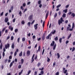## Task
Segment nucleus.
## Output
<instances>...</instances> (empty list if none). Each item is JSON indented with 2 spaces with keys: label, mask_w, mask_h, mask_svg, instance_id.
<instances>
[{
  "label": "nucleus",
  "mask_w": 75,
  "mask_h": 75,
  "mask_svg": "<svg viewBox=\"0 0 75 75\" xmlns=\"http://www.w3.org/2000/svg\"><path fill=\"white\" fill-rule=\"evenodd\" d=\"M55 33H56V31H55V30H54L53 32V31L52 32V34H55Z\"/></svg>",
  "instance_id": "25"
},
{
  "label": "nucleus",
  "mask_w": 75,
  "mask_h": 75,
  "mask_svg": "<svg viewBox=\"0 0 75 75\" xmlns=\"http://www.w3.org/2000/svg\"><path fill=\"white\" fill-rule=\"evenodd\" d=\"M54 40L56 41H57L58 40V37L57 36L55 38Z\"/></svg>",
  "instance_id": "30"
},
{
  "label": "nucleus",
  "mask_w": 75,
  "mask_h": 75,
  "mask_svg": "<svg viewBox=\"0 0 75 75\" xmlns=\"http://www.w3.org/2000/svg\"><path fill=\"white\" fill-rule=\"evenodd\" d=\"M21 68V65L20 64L18 66V68L19 69H20Z\"/></svg>",
  "instance_id": "35"
},
{
  "label": "nucleus",
  "mask_w": 75,
  "mask_h": 75,
  "mask_svg": "<svg viewBox=\"0 0 75 75\" xmlns=\"http://www.w3.org/2000/svg\"><path fill=\"white\" fill-rule=\"evenodd\" d=\"M30 73H31V70H29L28 72V75H29L30 74Z\"/></svg>",
  "instance_id": "61"
},
{
  "label": "nucleus",
  "mask_w": 75,
  "mask_h": 75,
  "mask_svg": "<svg viewBox=\"0 0 75 75\" xmlns=\"http://www.w3.org/2000/svg\"><path fill=\"white\" fill-rule=\"evenodd\" d=\"M13 39H14V37L13 36H11V40H13Z\"/></svg>",
  "instance_id": "42"
},
{
  "label": "nucleus",
  "mask_w": 75,
  "mask_h": 75,
  "mask_svg": "<svg viewBox=\"0 0 75 75\" xmlns=\"http://www.w3.org/2000/svg\"><path fill=\"white\" fill-rule=\"evenodd\" d=\"M48 14H49V11H47L46 13V16L48 17Z\"/></svg>",
  "instance_id": "24"
},
{
  "label": "nucleus",
  "mask_w": 75,
  "mask_h": 75,
  "mask_svg": "<svg viewBox=\"0 0 75 75\" xmlns=\"http://www.w3.org/2000/svg\"><path fill=\"white\" fill-rule=\"evenodd\" d=\"M27 55L28 56H29L30 55V50H28L27 52Z\"/></svg>",
  "instance_id": "9"
},
{
  "label": "nucleus",
  "mask_w": 75,
  "mask_h": 75,
  "mask_svg": "<svg viewBox=\"0 0 75 75\" xmlns=\"http://www.w3.org/2000/svg\"><path fill=\"white\" fill-rule=\"evenodd\" d=\"M61 5L59 4V5H58V6H56V7H57V8H59V7H61Z\"/></svg>",
  "instance_id": "27"
},
{
  "label": "nucleus",
  "mask_w": 75,
  "mask_h": 75,
  "mask_svg": "<svg viewBox=\"0 0 75 75\" xmlns=\"http://www.w3.org/2000/svg\"><path fill=\"white\" fill-rule=\"evenodd\" d=\"M74 27H75V24H74V23H73V24H72V28H74Z\"/></svg>",
  "instance_id": "21"
},
{
  "label": "nucleus",
  "mask_w": 75,
  "mask_h": 75,
  "mask_svg": "<svg viewBox=\"0 0 75 75\" xmlns=\"http://www.w3.org/2000/svg\"><path fill=\"white\" fill-rule=\"evenodd\" d=\"M5 23H7V22L8 21V18H5Z\"/></svg>",
  "instance_id": "10"
},
{
  "label": "nucleus",
  "mask_w": 75,
  "mask_h": 75,
  "mask_svg": "<svg viewBox=\"0 0 75 75\" xmlns=\"http://www.w3.org/2000/svg\"><path fill=\"white\" fill-rule=\"evenodd\" d=\"M62 21H61V20H59L58 21V24L59 25H60V24H62Z\"/></svg>",
  "instance_id": "11"
},
{
  "label": "nucleus",
  "mask_w": 75,
  "mask_h": 75,
  "mask_svg": "<svg viewBox=\"0 0 75 75\" xmlns=\"http://www.w3.org/2000/svg\"><path fill=\"white\" fill-rule=\"evenodd\" d=\"M17 52H15L14 54V56H15V57H16V55H17Z\"/></svg>",
  "instance_id": "55"
},
{
  "label": "nucleus",
  "mask_w": 75,
  "mask_h": 75,
  "mask_svg": "<svg viewBox=\"0 0 75 75\" xmlns=\"http://www.w3.org/2000/svg\"><path fill=\"white\" fill-rule=\"evenodd\" d=\"M71 16H72V17H74L75 16V13H72L71 14Z\"/></svg>",
  "instance_id": "20"
},
{
  "label": "nucleus",
  "mask_w": 75,
  "mask_h": 75,
  "mask_svg": "<svg viewBox=\"0 0 75 75\" xmlns=\"http://www.w3.org/2000/svg\"><path fill=\"white\" fill-rule=\"evenodd\" d=\"M58 14H59V16H60V15L61 14V11H59L58 13Z\"/></svg>",
  "instance_id": "63"
},
{
  "label": "nucleus",
  "mask_w": 75,
  "mask_h": 75,
  "mask_svg": "<svg viewBox=\"0 0 75 75\" xmlns=\"http://www.w3.org/2000/svg\"><path fill=\"white\" fill-rule=\"evenodd\" d=\"M48 36L49 37H51V36H52V34L51 33L50 34H49L48 35Z\"/></svg>",
  "instance_id": "50"
},
{
  "label": "nucleus",
  "mask_w": 75,
  "mask_h": 75,
  "mask_svg": "<svg viewBox=\"0 0 75 75\" xmlns=\"http://www.w3.org/2000/svg\"><path fill=\"white\" fill-rule=\"evenodd\" d=\"M13 63H11L10 65V67H11L13 66Z\"/></svg>",
  "instance_id": "39"
},
{
  "label": "nucleus",
  "mask_w": 75,
  "mask_h": 75,
  "mask_svg": "<svg viewBox=\"0 0 75 75\" xmlns=\"http://www.w3.org/2000/svg\"><path fill=\"white\" fill-rule=\"evenodd\" d=\"M33 17V15H31L28 18V20H29L31 21V20H32V17Z\"/></svg>",
  "instance_id": "6"
},
{
  "label": "nucleus",
  "mask_w": 75,
  "mask_h": 75,
  "mask_svg": "<svg viewBox=\"0 0 75 75\" xmlns=\"http://www.w3.org/2000/svg\"><path fill=\"white\" fill-rule=\"evenodd\" d=\"M63 18H65L66 17V14L64 13L62 16Z\"/></svg>",
  "instance_id": "17"
},
{
  "label": "nucleus",
  "mask_w": 75,
  "mask_h": 75,
  "mask_svg": "<svg viewBox=\"0 0 75 75\" xmlns=\"http://www.w3.org/2000/svg\"><path fill=\"white\" fill-rule=\"evenodd\" d=\"M23 70H22L21 71V72H20L19 73V75H20L21 74H22V73L23 72Z\"/></svg>",
  "instance_id": "31"
},
{
  "label": "nucleus",
  "mask_w": 75,
  "mask_h": 75,
  "mask_svg": "<svg viewBox=\"0 0 75 75\" xmlns=\"http://www.w3.org/2000/svg\"><path fill=\"white\" fill-rule=\"evenodd\" d=\"M38 4H40L41 3V1L40 0L38 1Z\"/></svg>",
  "instance_id": "40"
},
{
  "label": "nucleus",
  "mask_w": 75,
  "mask_h": 75,
  "mask_svg": "<svg viewBox=\"0 0 75 75\" xmlns=\"http://www.w3.org/2000/svg\"><path fill=\"white\" fill-rule=\"evenodd\" d=\"M32 38L34 40V39H35V35L33 36Z\"/></svg>",
  "instance_id": "59"
},
{
  "label": "nucleus",
  "mask_w": 75,
  "mask_h": 75,
  "mask_svg": "<svg viewBox=\"0 0 75 75\" xmlns=\"http://www.w3.org/2000/svg\"><path fill=\"white\" fill-rule=\"evenodd\" d=\"M59 72H57L56 73L55 75H59Z\"/></svg>",
  "instance_id": "52"
},
{
  "label": "nucleus",
  "mask_w": 75,
  "mask_h": 75,
  "mask_svg": "<svg viewBox=\"0 0 75 75\" xmlns=\"http://www.w3.org/2000/svg\"><path fill=\"white\" fill-rule=\"evenodd\" d=\"M11 48H13V49H14V45L13 43L12 44V45L11 46Z\"/></svg>",
  "instance_id": "18"
},
{
  "label": "nucleus",
  "mask_w": 75,
  "mask_h": 75,
  "mask_svg": "<svg viewBox=\"0 0 75 75\" xmlns=\"http://www.w3.org/2000/svg\"><path fill=\"white\" fill-rule=\"evenodd\" d=\"M9 59H12V56H10L9 57Z\"/></svg>",
  "instance_id": "54"
},
{
  "label": "nucleus",
  "mask_w": 75,
  "mask_h": 75,
  "mask_svg": "<svg viewBox=\"0 0 75 75\" xmlns=\"http://www.w3.org/2000/svg\"><path fill=\"white\" fill-rule=\"evenodd\" d=\"M63 11V12H64L65 13H67V11H68L67 8H66L65 10H64Z\"/></svg>",
  "instance_id": "14"
},
{
  "label": "nucleus",
  "mask_w": 75,
  "mask_h": 75,
  "mask_svg": "<svg viewBox=\"0 0 75 75\" xmlns=\"http://www.w3.org/2000/svg\"><path fill=\"white\" fill-rule=\"evenodd\" d=\"M41 40V38H38V41H40Z\"/></svg>",
  "instance_id": "64"
},
{
  "label": "nucleus",
  "mask_w": 75,
  "mask_h": 75,
  "mask_svg": "<svg viewBox=\"0 0 75 75\" xmlns=\"http://www.w3.org/2000/svg\"><path fill=\"white\" fill-rule=\"evenodd\" d=\"M45 51V49H43V51H42V55H43L44 54V52Z\"/></svg>",
  "instance_id": "48"
},
{
  "label": "nucleus",
  "mask_w": 75,
  "mask_h": 75,
  "mask_svg": "<svg viewBox=\"0 0 75 75\" xmlns=\"http://www.w3.org/2000/svg\"><path fill=\"white\" fill-rule=\"evenodd\" d=\"M55 65H56V62H54L53 64V67H54Z\"/></svg>",
  "instance_id": "15"
},
{
  "label": "nucleus",
  "mask_w": 75,
  "mask_h": 75,
  "mask_svg": "<svg viewBox=\"0 0 75 75\" xmlns=\"http://www.w3.org/2000/svg\"><path fill=\"white\" fill-rule=\"evenodd\" d=\"M59 42L60 43H61V42H62V38H60L59 39Z\"/></svg>",
  "instance_id": "26"
},
{
  "label": "nucleus",
  "mask_w": 75,
  "mask_h": 75,
  "mask_svg": "<svg viewBox=\"0 0 75 75\" xmlns=\"http://www.w3.org/2000/svg\"><path fill=\"white\" fill-rule=\"evenodd\" d=\"M71 35L72 34H70L68 36V37L67 38V40H69V39L71 37Z\"/></svg>",
  "instance_id": "19"
},
{
  "label": "nucleus",
  "mask_w": 75,
  "mask_h": 75,
  "mask_svg": "<svg viewBox=\"0 0 75 75\" xmlns=\"http://www.w3.org/2000/svg\"><path fill=\"white\" fill-rule=\"evenodd\" d=\"M21 23L22 24H25V22L24 21H22L21 22Z\"/></svg>",
  "instance_id": "29"
},
{
  "label": "nucleus",
  "mask_w": 75,
  "mask_h": 75,
  "mask_svg": "<svg viewBox=\"0 0 75 75\" xmlns=\"http://www.w3.org/2000/svg\"><path fill=\"white\" fill-rule=\"evenodd\" d=\"M40 74H41V75H44V71H41L40 72Z\"/></svg>",
  "instance_id": "22"
},
{
  "label": "nucleus",
  "mask_w": 75,
  "mask_h": 75,
  "mask_svg": "<svg viewBox=\"0 0 75 75\" xmlns=\"http://www.w3.org/2000/svg\"><path fill=\"white\" fill-rule=\"evenodd\" d=\"M67 71H68L67 70V69L65 70L64 73V74H67Z\"/></svg>",
  "instance_id": "34"
},
{
  "label": "nucleus",
  "mask_w": 75,
  "mask_h": 75,
  "mask_svg": "<svg viewBox=\"0 0 75 75\" xmlns=\"http://www.w3.org/2000/svg\"><path fill=\"white\" fill-rule=\"evenodd\" d=\"M5 48L6 49H7V48H9V47H10V44L9 43L7 44V45H5Z\"/></svg>",
  "instance_id": "2"
},
{
  "label": "nucleus",
  "mask_w": 75,
  "mask_h": 75,
  "mask_svg": "<svg viewBox=\"0 0 75 75\" xmlns=\"http://www.w3.org/2000/svg\"><path fill=\"white\" fill-rule=\"evenodd\" d=\"M27 8H25V9L23 13H25V11H27Z\"/></svg>",
  "instance_id": "57"
},
{
  "label": "nucleus",
  "mask_w": 75,
  "mask_h": 75,
  "mask_svg": "<svg viewBox=\"0 0 75 75\" xmlns=\"http://www.w3.org/2000/svg\"><path fill=\"white\" fill-rule=\"evenodd\" d=\"M22 55H23V54H22V51H21L20 53L19 54V56L20 57H21Z\"/></svg>",
  "instance_id": "23"
},
{
  "label": "nucleus",
  "mask_w": 75,
  "mask_h": 75,
  "mask_svg": "<svg viewBox=\"0 0 75 75\" xmlns=\"http://www.w3.org/2000/svg\"><path fill=\"white\" fill-rule=\"evenodd\" d=\"M23 7H25V6H26V4H25V3H23Z\"/></svg>",
  "instance_id": "41"
},
{
  "label": "nucleus",
  "mask_w": 75,
  "mask_h": 75,
  "mask_svg": "<svg viewBox=\"0 0 75 75\" xmlns=\"http://www.w3.org/2000/svg\"><path fill=\"white\" fill-rule=\"evenodd\" d=\"M22 12H21V11H20L19 13V14L20 16L21 17V16H22Z\"/></svg>",
  "instance_id": "16"
},
{
  "label": "nucleus",
  "mask_w": 75,
  "mask_h": 75,
  "mask_svg": "<svg viewBox=\"0 0 75 75\" xmlns=\"http://www.w3.org/2000/svg\"><path fill=\"white\" fill-rule=\"evenodd\" d=\"M15 33H17V32H18V29H15Z\"/></svg>",
  "instance_id": "43"
},
{
  "label": "nucleus",
  "mask_w": 75,
  "mask_h": 75,
  "mask_svg": "<svg viewBox=\"0 0 75 75\" xmlns=\"http://www.w3.org/2000/svg\"><path fill=\"white\" fill-rule=\"evenodd\" d=\"M57 16V13H56L54 16V18H56V17Z\"/></svg>",
  "instance_id": "46"
},
{
  "label": "nucleus",
  "mask_w": 75,
  "mask_h": 75,
  "mask_svg": "<svg viewBox=\"0 0 75 75\" xmlns=\"http://www.w3.org/2000/svg\"><path fill=\"white\" fill-rule=\"evenodd\" d=\"M5 55V53L4 52H3V57H4V56Z\"/></svg>",
  "instance_id": "58"
},
{
  "label": "nucleus",
  "mask_w": 75,
  "mask_h": 75,
  "mask_svg": "<svg viewBox=\"0 0 75 75\" xmlns=\"http://www.w3.org/2000/svg\"><path fill=\"white\" fill-rule=\"evenodd\" d=\"M46 39H47V40H48L49 38H50V37L48 36H46Z\"/></svg>",
  "instance_id": "62"
},
{
  "label": "nucleus",
  "mask_w": 75,
  "mask_h": 75,
  "mask_svg": "<svg viewBox=\"0 0 75 75\" xmlns=\"http://www.w3.org/2000/svg\"><path fill=\"white\" fill-rule=\"evenodd\" d=\"M9 29L11 31H12L13 30V27H11V26H9Z\"/></svg>",
  "instance_id": "7"
},
{
  "label": "nucleus",
  "mask_w": 75,
  "mask_h": 75,
  "mask_svg": "<svg viewBox=\"0 0 75 75\" xmlns=\"http://www.w3.org/2000/svg\"><path fill=\"white\" fill-rule=\"evenodd\" d=\"M31 25V22H29L28 23V26H30V25Z\"/></svg>",
  "instance_id": "37"
},
{
  "label": "nucleus",
  "mask_w": 75,
  "mask_h": 75,
  "mask_svg": "<svg viewBox=\"0 0 75 75\" xmlns=\"http://www.w3.org/2000/svg\"><path fill=\"white\" fill-rule=\"evenodd\" d=\"M5 30H6V28H4L2 30V32L3 33V32H4V31H5Z\"/></svg>",
  "instance_id": "44"
},
{
  "label": "nucleus",
  "mask_w": 75,
  "mask_h": 75,
  "mask_svg": "<svg viewBox=\"0 0 75 75\" xmlns=\"http://www.w3.org/2000/svg\"><path fill=\"white\" fill-rule=\"evenodd\" d=\"M2 48H3V45L2 44H1L0 46V48L1 50L2 49Z\"/></svg>",
  "instance_id": "32"
},
{
  "label": "nucleus",
  "mask_w": 75,
  "mask_h": 75,
  "mask_svg": "<svg viewBox=\"0 0 75 75\" xmlns=\"http://www.w3.org/2000/svg\"><path fill=\"white\" fill-rule=\"evenodd\" d=\"M25 38H23L22 39V41H25Z\"/></svg>",
  "instance_id": "38"
},
{
  "label": "nucleus",
  "mask_w": 75,
  "mask_h": 75,
  "mask_svg": "<svg viewBox=\"0 0 75 75\" xmlns=\"http://www.w3.org/2000/svg\"><path fill=\"white\" fill-rule=\"evenodd\" d=\"M45 33L43 34L42 37V39L43 41L45 40Z\"/></svg>",
  "instance_id": "5"
},
{
  "label": "nucleus",
  "mask_w": 75,
  "mask_h": 75,
  "mask_svg": "<svg viewBox=\"0 0 75 75\" xmlns=\"http://www.w3.org/2000/svg\"><path fill=\"white\" fill-rule=\"evenodd\" d=\"M57 59H59L60 57V55L59 54V53H57Z\"/></svg>",
  "instance_id": "12"
},
{
  "label": "nucleus",
  "mask_w": 75,
  "mask_h": 75,
  "mask_svg": "<svg viewBox=\"0 0 75 75\" xmlns=\"http://www.w3.org/2000/svg\"><path fill=\"white\" fill-rule=\"evenodd\" d=\"M37 71H35L34 73V75H37Z\"/></svg>",
  "instance_id": "56"
},
{
  "label": "nucleus",
  "mask_w": 75,
  "mask_h": 75,
  "mask_svg": "<svg viewBox=\"0 0 75 75\" xmlns=\"http://www.w3.org/2000/svg\"><path fill=\"white\" fill-rule=\"evenodd\" d=\"M34 59H35V60H36V59H37V55H36L35 56V57L34 58Z\"/></svg>",
  "instance_id": "53"
},
{
  "label": "nucleus",
  "mask_w": 75,
  "mask_h": 75,
  "mask_svg": "<svg viewBox=\"0 0 75 75\" xmlns=\"http://www.w3.org/2000/svg\"><path fill=\"white\" fill-rule=\"evenodd\" d=\"M56 47H57V45L56 44H55L53 47V50H55Z\"/></svg>",
  "instance_id": "13"
},
{
  "label": "nucleus",
  "mask_w": 75,
  "mask_h": 75,
  "mask_svg": "<svg viewBox=\"0 0 75 75\" xmlns=\"http://www.w3.org/2000/svg\"><path fill=\"white\" fill-rule=\"evenodd\" d=\"M60 20L61 21H62V22H64V20H63V19H62V17H61L60 18Z\"/></svg>",
  "instance_id": "45"
},
{
  "label": "nucleus",
  "mask_w": 75,
  "mask_h": 75,
  "mask_svg": "<svg viewBox=\"0 0 75 75\" xmlns=\"http://www.w3.org/2000/svg\"><path fill=\"white\" fill-rule=\"evenodd\" d=\"M38 25V23L34 25V28H35V30H37V28H38V27L37 26Z\"/></svg>",
  "instance_id": "4"
},
{
  "label": "nucleus",
  "mask_w": 75,
  "mask_h": 75,
  "mask_svg": "<svg viewBox=\"0 0 75 75\" xmlns=\"http://www.w3.org/2000/svg\"><path fill=\"white\" fill-rule=\"evenodd\" d=\"M34 22H35V20H34L31 23V24H33L34 23Z\"/></svg>",
  "instance_id": "60"
},
{
  "label": "nucleus",
  "mask_w": 75,
  "mask_h": 75,
  "mask_svg": "<svg viewBox=\"0 0 75 75\" xmlns=\"http://www.w3.org/2000/svg\"><path fill=\"white\" fill-rule=\"evenodd\" d=\"M40 65H41V63H38L37 64V66L38 67H40Z\"/></svg>",
  "instance_id": "36"
},
{
  "label": "nucleus",
  "mask_w": 75,
  "mask_h": 75,
  "mask_svg": "<svg viewBox=\"0 0 75 75\" xmlns=\"http://www.w3.org/2000/svg\"><path fill=\"white\" fill-rule=\"evenodd\" d=\"M38 50H37L36 52L37 53H38V52H40L41 51V46H39L38 47Z\"/></svg>",
  "instance_id": "3"
},
{
  "label": "nucleus",
  "mask_w": 75,
  "mask_h": 75,
  "mask_svg": "<svg viewBox=\"0 0 75 75\" xmlns=\"http://www.w3.org/2000/svg\"><path fill=\"white\" fill-rule=\"evenodd\" d=\"M75 50V47H73L72 50V52H73V51H74Z\"/></svg>",
  "instance_id": "51"
},
{
  "label": "nucleus",
  "mask_w": 75,
  "mask_h": 75,
  "mask_svg": "<svg viewBox=\"0 0 75 75\" xmlns=\"http://www.w3.org/2000/svg\"><path fill=\"white\" fill-rule=\"evenodd\" d=\"M21 64H23L24 63V59H21Z\"/></svg>",
  "instance_id": "28"
},
{
  "label": "nucleus",
  "mask_w": 75,
  "mask_h": 75,
  "mask_svg": "<svg viewBox=\"0 0 75 75\" xmlns=\"http://www.w3.org/2000/svg\"><path fill=\"white\" fill-rule=\"evenodd\" d=\"M54 44H55V41H52V43H51L50 44V46L52 47H53L54 45Z\"/></svg>",
  "instance_id": "8"
},
{
  "label": "nucleus",
  "mask_w": 75,
  "mask_h": 75,
  "mask_svg": "<svg viewBox=\"0 0 75 75\" xmlns=\"http://www.w3.org/2000/svg\"><path fill=\"white\" fill-rule=\"evenodd\" d=\"M32 60H31V63H32L33 62H34V58H32Z\"/></svg>",
  "instance_id": "49"
},
{
  "label": "nucleus",
  "mask_w": 75,
  "mask_h": 75,
  "mask_svg": "<svg viewBox=\"0 0 75 75\" xmlns=\"http://www.w3.org/2000/svg\"><path fill=\"white\" fill-rule=\"evenodd\" d=\"M13 8H14V6H12L10 8L11 10H13Z\"/></svg>",
  "instance_id": "33"
},
{
  "label": "nucleus",
  "mask_w": 75,
  "mask_h": 75,
  "mask_svg": "<svg viewBox=\"0 0 75 75\" xmlns=\"http://www.w3.org/2000/svg\"><path fill=\"white\" fill-rule=\"evenodd\" d=\"M50 58H47V61L48 62H50Z\"/></svg>",
  "instance_id": "47"
},
{
  "label": "nucleus",
  "mask_w": 75,
  "mask_h": 75,
  "mask_svg": "<svg viewBox=\"0 0 75 75\" xmlns=\"http://www.w3.org/2000/svg\"><path fill=\"white\" fill-rule=\"evenodd\" d=\"M70 28H71V25L69 24L68 25V26L67 27L66 31H68L69 30V29H70Z\"/></svg>",
  "instance_id": "1"
}]
</instances>
